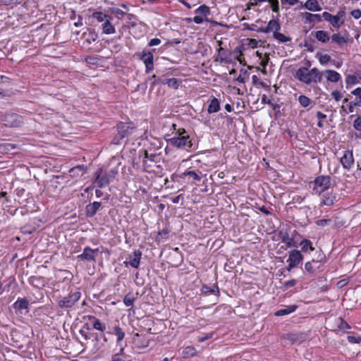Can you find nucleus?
<instances>
[{"instance_id": "obj_17", "label": "nucleus", "mask_w": 361, "mask_h": 361, "mask_svg": "<svg viewBox=\"0 0 361 361\" xmlns=\"http://www.w3.org/2000/svg\"><path fill=\"white\" fill-rule=\"evenodd\" d=\"M133 128L129 124L121 123L117 126V133L120 135V138H124L128 134L131 133Z\"/></svg>"}, {"instance_id": "obj_29", "label": "nucleus", "mask_w": 361, "mask_h": 361, "mask_svg": "<svg viewBox=\"0 0 361 361\" xmlns=\"http://www.w3.org/2000/svg\"><path fill=\"white\" fill-rule=\"evenodd\" d=\"M15 309L18 310H25L28 308L29 302L25 298H18L13 305Z\"/></svg>"}, {"instance_id": "obj_53", "label": "nucleus", "mask_w": 361, "mask_h": 361, "mask_svg": "<svg viewBox=\"0 0 361 361\" xmlns=\"http://www.w3.org/2000/svg\"><path fill=\"white\" fill-rule=\"evenodd\" d=\"M347 339L351 343H359L361 341V337L360 336H348Z\"/></svg>"}, {"instance_id": "obj_1", "label": "nucleus", "mask_w": 361, "mask_h": 361, "mask_svg": "<svg viewBox=\"0 0 361 361\" xmlns=\"http://www.w3.org/2000/svg\"><path fill=\"white\" fill-rule=\"evenodd\" d=\"M295 77L307 85L317 84L322 80V73L317 68H313L309 71L306 67H301L296 71Z\"/></svg>"}, {"instance_id": "obj_40", "label": "nucleus", "mask_w": 361, "mask_h": 361, "mask_svg": "<svg viewBox=\"0 0 361 361\" xmlns=\"http://www.w3.org/2000/svg\"><path fill=\"white\" fill-rule=\"evenodd\" d=\"M298 102L303 107H307L312 103V100L305 95H300L298 97Z\"/></svg>"}, {"instance_id": "obj_63", "label": "nucleus", "mask_w": 361, "mask_h": 361, "mask_svg": "<svg viewBox=\"0 0 361 361\" xmlns=\"http://www.w3.org/2000/svg\"><path fill=\"white\" fill-rule=\"evenodd\" d=\"M193 21L197 23V24H201L203 23L204 21V19L202 16H195L194 18H193Z\"/></svg>"}, {"instance_id": "obj_5", "label": "nucleus", "mask_w": 361, "mask_h": 361, "mask_svg": "<svg viewBox=\"0 0 361 361\" xmlns=\"http://www.w3.org/2000/svg\"><path fill=\"white\" fill-rule=\"evenodd\" d=\"M331 185V177L329 176H319L314 181L313 190L316 193L321 194L327 190Z\"/></svg>"}, {"instance_id": "obj_33", "label": "nucleus", "mask_w": 361, "mask_h": 361, "mask_svg": "<svg viewBox=\"0 0 361 361\" xmlns=\"http://www.w3.org/2000/svg\"><path fill=\"white\" fill-rule=\"evenodd\" d=\"M344 22L345 19L339 20L336 16L333 15L329 21L331 26L336 29H339L344 24Z\"/></svg>"}, {"instance_id": "obj_4", "label": "nucleus", "mask_w": 361, "mask_h": 361, "mask_svg": "<svg viewBox=\"0 0 361 361\" xmlns=\"http://www.w3.org/2000/svg\"><path fill=\"white\" fill-rule=\"evenodd\" d=\"M80 297V291L71 292L68 295L59 298L57 304L60 308L71 309L79 301Z\"/></svg>"}, {"instance_id": "obj_45", "label": "nucleus", "mask_w": 361, "mask_h": 361, "mask_svg": "<svg viewBox=\"0 0 361 361\" xmlns=\"http://www.w3.org/2000/svg\"><path fill=\"white\" fill-rule=\"evenodd\" d=\"M197 353L195 348L192 346H187L183 350V354L186 356H194Z\"/></svg>"}, {"instance_id": "obj_52", "label": "nucleus", "mask_w": 361, "mask_h": 361, "mask_svg": "<svg viewBox=\"0 0 361 361\" xmlns=\"http://www.w3.org/2000/svg\"><path fill=\"white\" fill-rule=\"evenodd\" d=\"M23 1V0H2L4 4L7 6L20 4Z\"/></svg>"}, {"instance_id": "obj_34", "label": "nucleus", "mask_w": 361, "mask_h": 361, "mask_svg": "<svg viewBox=\"0 0 361 361\" xmlns=\"http://www.w3.org/2000/svg\"><path fill=\"white\" fill-rule=\"evenodd\" d=\"M80 334L84 338L85 341H88L92 338V335L90 333V327L85 324L79 331Z\"/></svg>"}, {"instance_id": "obj_12", "label": "nucleus", "mask_w": 361, "mask_h": 361, "mask_svg": "<svg viewBox=\"0 0 361 361\" xmlns=\"http://www.w3.org/2000/svg\"><path fill=\"white\" fill-rule=\"evenodd\" d=\"M99 252V249H92L90 247H85L82 254L78 256V258L82 260L96 261V255Z\"/></svg>"}, {"instance_id": "obj_9", "label": "nucleus", "mask_w": 361, "mask_h": 361, "mask_svg": "<svg viewBox=\"0 0 361 361\" xmlns=\"http://www.w3.org/2000/svg\"><path fill=\"white\" fill-rule=\"evenodd\" d=\"M140 59L144 62L146 68V73H149L152 71L154 56L151 51H143L142 53L139 54Z\"/></svg>"}, {"instance_id": "obj_31", "label": "nucleus", "mask_w": 361, "mask_h": 361, "mask_svg": "<svg viewBox=\"0 0 361 361\" xmlns=\"http://www.w3.org/2000/svg\"><path fill=\"white\" fill-rule=\"evenodd\" d=\"M333 42L339 45L346 44L348 42V38L342 36L340 33H334L331 37Z\"/></svg>"}, {"instance_id": "obj_39", "label": "nucleus", "mask_w": 361, "mask_h": 361, "mask_svg": "<svg viewBox=\"0 0 361 361\" xmlns=\"http://www.w3.org/2000/svg\"><path fill=\"white\" fill-rule=\"evenodd\" d=\"M136 300V298L134 296L133 293L127 294L123 298V303L127 307L132 306Z\"/></svg>"}, {"instance_id": "obj_7", "label": "nucleus", "mask_w": 361, "mask_h": 361, "mask_svg": "<svg viewBox=\"0 0 361 361\" xmlns=\"http://www.w3.org/2000/svg\"><path fill=\"white\" fill-rule=\"evenodd\" d=\"M303 260V255L301 252L298 250H293L289 252L288 266L287 267L288 271H290L292 269L296 267Z\"/></svg>"}, {"instance_id": "obj_30", "label": "nucleus", "mask_w": 361, "mask_h": 361, "mask_svg": "<svg viewBox=\"0 0 361 361\" xmlns=\"http://www.w3.org/2000/svg\"><path fill=\"white\" fill-rule=\"evenodd\" d=\"M103 33L109 35L115 32V28L111 23L109 19L105 20L102 24Z\"/></svg>"}, {"instance_id": "obj_24", "label": "nucleus", "mask_w": 361, "mask_h": 361, "mask_svg": "<svg viewBox=\"0 0 361 361\" xmlns=\"http://www.w3.org/2000/svg\"><path fill=\"white\" fill-rule=\"evenodd\" d=\"M315 38L322 43H326L330 40V37L327 32L324 30H318L314 34Z\"/></svg>"}, {"instance_id": "obj_8", "label": "nucleus", "mask_w": 361, "mask_h": 361, "mask_svg": "<svg viewBox=\"0 0 361 361\" xmlns=\"http://www.w3.org/2000/svg\"><path fill=\"white\" fill-rule=\"evenodd\" d=\"M3 121L6 126L13 128L18 127L23 123L22 117L16 114H7L4 116Z\"/></svg>"}, {"instance_id": "obj_27", "label": "nucleus", "mask_w": 361, "mask_h": 361, "mask_svg": "<svg viewBox=\"0 0 361 361\" xmlns=\"http://www.w3.org/2000/svg\"><path fill=\"white\" fill-rule=\"evenodd\" d=\"M71 176L73 177H79L82 176L85 173V169L83 166H77L75 167L72 168L69 171Z\"/></svg>"}, {"instance_id": "obj_25", "label": "nucleus", "mask_w": 361, "mask_h": 361, "mask_svg": "<svg viewBox=\"0 0 361 361\" xmlns=\"http://www.w3.org/2000/svg\"><path fill=\"white\" fill-rule=\"evenodd\" d=\"M186 176L190 177L194 180V182H200L202 179L201 176L196 173L195 171L187 170L180 175L181 178H184Z\"/></svg>"}, {"instance_id": "obj_22", "label": "nucleus", "mask_w": 361, "mask_h": 361, "mask_svg": "<svg viewBox=\"0 0 361 361\" xmlns=\"http://www.w3.org/2000/svg\"><path fill=\"white\" fill-rule=\"evenodd\" d=\"M303 6L311 11H320L322 9L317 0H307Z\"/></svg>"}, {"instance_id": "obj_14", "label": "nucleus", "mask_w": 361, "mask_h": 361, "mask_svg": "<svg viewBox=\"0 0 361 361\" xmlns=\"http://www.w3.org/2000/svg\"><path fill=\"white\" fill-rule=\"evenodd\" d=\"M279 236L281 242L285 243L287 247H297L296 242L293 238L289 236L288 232L280 231Z\"/></svg>"}, {"instance_id": "obj_64", "label": "nucleus", "mask_w": 361, "mask_h": 361, "mask_svg": "<svg viewBox=\"0 0 361 361\" xmlns=\"http://www.w3.org/2000/svg\"><path fill=\"white\" fill-rule=\"evenodd\" d=\"M345 13L343 10H340L338 11L337 14L335 15L339 20L344 19Z\"/></svg>"}, {"instance_id": "obj_62", "label": "nucleus", "mask_w": 361, "mask_h": 361, "mask_svg": "<svg viewBox=\"0 0 361 361\" xmlns=\"http://www.w3.org/2000/svg\"><path fill=\"white\" fill-rule=\"evenodd\" d=\"M296 284V281L295 279H291L285 283V286L287 288H290L294 286Z\"/></svg>"}, {"instance_id": "obj_46", "label": "nucleus", "mask_w": 361, "mask_h": 361, "mask_svg": "<svg viewBox=\"0 0 361 361\" xmlns=\"http://www.w3.org/2000/svg\"><path fill=\"white\" fill-rule=\"evenodd\" d=\"M337 320L339 329L342 330L343 332H347V329H349L350 328L348 324L343 321V319L341 317L338 318Z\"/></svg>"}, {"instance_id": "obj_54", "label": "nucleus", "mask_w": 361, "mask_h": 361, "mask_svg": "<svg viewBox=\"0 0 361 361\" xmlns=\"http://www.w3.org/2000/svg\"><path fill=\"white\" fill-rule=\"evenodd\" d=\"M127 19L130 21L132 27H135L137 23L134 22L136 20V16L132 13H126Z\"/></svg>"}, {"instance_id": "obj_51", "label": "nucleus", "mask_w": 361, "mask_h": 361, "mask_svg": "<svg viewBox=\"0 0 361 361\" xmlns=\"http://www.w3.org/2000/svg\"><path fill=\"white\" fill-rule=\"evenodd\" d=\"M170 231L171 230L169 229V228L168 226H165L162 230L159 231L158 235H160L164 238L166 239Z\"/></svg>"}, {"instance_id": "obj_49", "label": "nucleus", "mask_w": 361, "mask_h": 361, "mask_svg": "<svg viewBox=\"0 0 361 361\" xmlns=\"http://www.w3.org/2000/svg\"><path fill=\"white\" fill-rule=\"evenodd\" d=\"M331 223V220L330 219H319L316 221V224L319 226L324 227L326 226L330 225Z\"/></svg>"}, {"instance_id": "obj_26", "label": "nucleus", "mask_w": 361, "mask_h": 361, "mask_svg": "<svg viewBox=\"0 0 361 361\" xmlns=\"http://www.w3.org/2000/svg\"><path fill=\"white\" fill-rule=\"evenodd\" d=\"M296 309H297V305H289V306L286 307L283 309H281V310H279L278 311H276L275 312V315L278 316V317L287 315V314H289L295 312Z\"/></svg>"}, {"instance_id": "obj_43", "label": "nucleus", "mask_w": 361, "mask_h": 361, "mask_svg": "<svg viewBox=\"0 0 361 361\" xmlns=\"http://www.w3.org/2000/svg\"><path fill=\"white\" fill-rule=\"evenodd\" d=\"M114 331H115V334L117 336V339H116L117 343L121 341L125 337V332L118 326H116L114 327Z\"/></svg>"}, {"instance_id": "obj_11", "label": "nucleus", "mask_w": 361, "mask_h": 361, "mask_svg": "<svg viewBox=\"0 0 361 361\" xmlns=\"http://www.w3.org/2000/svg\"><path fill=\"white\" fill-rule=\"evenodd\" d=\"M142 257V252L139 250H135L133 253L128 255L126 261L124 262L126 266H130L133 268H138Z\"/></svg>"}, {"instance_id": "obj_56", "label": "nucleus", "mask_w": 361, "mask_h": 361, "mask_svg": "<svg viewBox=\"0 0 361 361\" xmlns=\"http://www.w3.org/2000/svg\"><path fill=\"white\" fill-rule=\"evenodd\" d=\"M353 127L357 130H361V116L357 117L354 121Z\"/></svg>"}, {"instance_id": "obj_32", "label": "nucleus", "mask_w": 361, "mask_h": 361, "mask_svg": "<svg viewBox=\"0 0 361 361\" xmlns=\"http://www.w3.org/2000/svg\"><path fill=\"white\" fill-rule=\"evenodd\" d=\"M321 65H326L331 61V57L327 54H322L318 52L316 55Z\"/></svg>"}, {"instance_id": "obj_10", "label": "nucleus", "mask_w": 361, "mask_h": 361, "mask_svg": "<svg viewBox=\"0 0 361 361\" xmlns=\"http://www.w3.org/2000/svg\"><path fill=\"white\" fill-rule=\"evenodd\" d=\"M340 161L343 167L349 171L355 162L353 150H345L343 156L340 159Z\"/></svg>"}, {"instance_id": "obj_18", "label": "nucleus", "mask_w": 361, "mask_h": 361, "mask_svg": "<svg viewBox=\"0 0 361 361\" xmlns=\"http://www.w3.org/2000/svg\"><path fill=\"white\" fill-rule=\"evenodd\" d=\"M201 291L204 295H206L214 294L216 295V299H218L220 295L219 288L216 284H214L212 287L204 285L201 288Z\"/></svg>"}, {"instance_id": "obj_42", "label": "nucleus", "mask_w": 361, "mask_h": 361, "mask_svg": "<svg viewBox=\"0 0 361 361\" xmlns=\"http://www.w3.org/2000/svg\"><path fill=\"white\" fill-rule=\"evenodd\" d=\"M92 18L97 20L98 22H104L107 19L108 16L102 12H94L92 15Z\"/></svg>"}, {"instance_id": "obj_59", "label": "nucleus", "mask_w": 361, "mask_h": 361, "mask_svg": "<svg viewBox=\"0 0 361 361\" xmlns=\"http://www.w3.org/2000/svg\"><path fill=\"white\" fill-rule=\"evenodd\" d=\"M353 95L357 96L361 103V87H357L351 92Z\"/></svg>"}, {"instance_id": "obj_35", "label": "nucleus", "mask_w": 361, "mask_h": 361, "mask_svg": "<svg viewBox=\"0 0 361 361\" xmlns=\"http://www.w3.org/2000/svg\"><path fill=\"white\" fill-rule=\"evenodd\" d=\"M273 37L274 39H277L279 42L281 43H285L291 40L290 37L284 35L279 31L274 32Z\"/></svg>"}, {"instance_id": "obj_48", "label": "nucleus", "mask_w": 361, "mask_h": 361, "mask_svg": "<svg viewBox=\"0 0 361 361\" xmlns=\"http://www.w3.org/2000/svg\"><path fill=\"white\" fill-rule=\"evenodd\" d=\"M357 82V77L354 75H348L345 78V82L347 85H355Z\"/></svg>"}, {"instance_id": "obj_13", "label": "nucleus", "mask_w": 361, "mask_h": 361, "mask_svg": "<svg viewBox=\"0 0 361 361\" xmlns=\"http://www.w3.org/2000/svg\"><path fill=\"white\" fill-rule=\"evenodd\" d=\"M96 174H97V177H96V180H95V183L100 188H104V187L106 186L107 185H109L110 183L111 178L114 177V174L113 175L105 174V175L102 176V170L101 169H99L96 173Z\"/></svg>"}, {"instance_id": "obj_41", "label": "nucleus", "mask_w": 361, "mask_h": 361, "mask_svg": "<svg viewBox=\"0 0 361 361\" xmlns=\"http://www.w3.org/2000/svg\"><path fill=\"white\" fill-rule=\"evenodd\" d=\"M93 328L102 332H104L106 329L105 324L101 322L99 319L96 318H94V321L93 322Z\"/></svg>"}, {"instance_id": "obj_21", "label": "nucleus", "mask_w": 361, "mask_h": 361, "mask_svg": "<svg viewBox=\"0 0 361 361\" xmlns=\"http://www.w3.org/2000/svg\"><path fill=\"white\" fill-rule=\"evenodd\" d=\"M302 16L305 20V23L322 21V16L319 14H312L311 13L305 12L302 13Z\"/></svg>"}, {"instance_id": "obj_20", "label": "nucleus", "mask_w": 361, "mask_h": 361, "mask_svg": "<svg viewBox=\"0 0 361 361\" xmlns=\"http://www.w3.org/2000/svg\"><path fill=\"white\" fill-rule=\"evenodd\" d=\"M281 30V23L279 20L272 19L269 20L267 27H265V31H267L268 33L272 32L273 34L276 31H279Z\"/></svg>"}, {"instance_id": "obj_38", "label": "nucleus", "mask_w": 361, "mask_h": 361, "mask_svg": "<svg viewBox=\"0 0 361 361\" xmlns=\"http://www.w3.org/2000/svg\"><path fill=\"white\" fill-rule=\"evenodd\" d=\"M262 103L264 104H269L274 111L279 110L280 109V105L272 103V102L269 99L265 94L262 96Z\"/></svg>"}, {"instance_id": "obj_61", "label": "nucleus", "mask_w": 361, "mask_h": 361, "mask_svg": "<svg viewBox=\"0 0 361 361\" xmlns=\"http://www.w3.org/2000/svg\"><path fill=\"white\" fill-rule=\"evenodd\" d=\"M321 16H322V20H324L329 22V20H331L332 15L331 13H329V12L325 11L322 13V15H321Z\"/></svg>"}, {"instance_id": "obj_23", "label": "nucleus", "mask_w": 361, "mask_h": 361, "mask_svg": "<svg viewBox=\"0 0 361 361\" xmlns=\"http://www.w3.org/2000/svg\"><path fill=\"white\" fill-rule=\"evenodd\" d=\"M82 38L85 40L89 44L95 42L97 39V34L94 30H88L82 34Z\"/></svg>"}, {"instance_id": "obj_36", "label": "nucleus", "mask_w": 361, "mask_h": 361, "mask_svg": "<svg viewBox=\"0 0 361 361\" xmlns=\"http://www.w3.org/2000/svg\"><path fill=\"white\" fill-rule=\"evenodd\" d=\"M300 245L301 246L302 252H307L308 250L312 251L314 250V247H312L311 241L309 240H302Z\"/></svg>"}, {"instance_id": "obj_58", "label": "nucleus", "mask_w": 361, "mask_h": 361, "mask_svg": "<svg viewBox=\"0 0 361 361\" xmlns=\"http://www.w3.org/2000/svg\"><path fill=\"white\" fill-rule=\"evenodd\" d=\"M351 16L355 19L360 18L361 17V10L355 9V10L352 11Z\"/></svg>"}, {"instance_id": "obj_28", "label": "nucleus", "mask_w": 361, "mask_h": 361, "mask_svg": "<svg viewBox=\"0 0 361 361\" xmlns=\"http://www.w3.org/2000/svg\"><path fill=\"white\" fill-rule=\"evenodd\" d=\"M220 109L219 102L216 98H213L208 106L207 111L209 114L217 112Z\"/></svg>"}, {"instance_id": "obj_44", "label": "nucleus", "mask_w": 361, "mask_h": 361, "mask_svg": "<svg viewBox=\"0 0 361 361\" xmlns=\"http://www.w3.org/2000/svg\"><path fill=\"white\" fill-rule=\"evenodd\" d=\"M180 80L172 78H168V86L173 89H178L180 86Z\"/></svg>"}, {"instance_id": "obj_15", "label": "nucleus", "mask_w": 361, "mask_h": 361, "mask_svg": "<svg viewBox=\"0 0 361 361\" xmlns=\"http://www.w3.org/2000/svg\"><path fill=\"white\" fill-rule=\"evenodd\" d=\"M321 200V204L322 205L331 206L336 200V195L332 192H327L322 195Z\"/></svg>"}, {"instance_id": "obj_55", "label": "nucleus", "mask_w": 361, "mask_h": 361, "mask_svg": "<svg viewBox=\"0 0 361 361\" xmlns=\"http://www.w3.org/2000/svg\"><path fill=\"white\" fill-rule=\"evenodd\" d=\"M360 106H361V103L360 102V100H358L357 102H350L349 106H348L349 112L353 113L354 111V107Z\"/></svg>"}, {"instance_id": "obj_19", "label": "nucleus", "mask_w": 361, "mask_h": 361, "mask_svg": "<svg viewBox=\"0 0 361 361\" xmlns=\"http://www.w3.org/2000/svg\"><path fill=\"white\" fill-rule=\"evenodd\" d=\"M324 73L326 80L332 82H337L341 78L340 73L334 70H326Z\"/></svg>"}, {"instance_id": "obj_60", "label": "nucleus", "mask_w": 361, "mask_h": 361, "mask_svg": "<svg viewBox=\"0 0 361 361\" xmlns=\"http://www.w3.org/2000/svg\"><path fill=\"white\" fill-rule=\"evenodd\" d=\"M160 44H161V40L159 39H158V38H153V39H152L149 41L148 45L149 47H153V46L159 45Z\"/></svg>"}, {"instance_id": "obj_16", "label": "nucleus", "mask_w": 361, "mask_h": 361, "mask_svg": "<svg viewBox=\"0 0 361 361\" xmlns=\"http://www.w3.org/2000/svg\"><path fill=\"white\" fill-rule=\"evenodd\" d=\"M101 207V202H94L85 207V214L87 217H93Z\"/></svg>"}, {"instance_id": "obj_37", "label": "nucleus", "mask_w": 361, "mask_h": 361, "mask_svg": "<svg viewBox=\"0 0 361 361\" xmlns=\"http://www.w3.org/2000/svg\"><path fill=\"white\" fill-rule=\"evenodd\" d=\"M195 12L196 14L202 15L203 16H207V15H209L210 13V8L209 6L203 4V5L200 6V7H198L195 10Z\"/></svg>"}, {"instance_id": "obj_6", "label": "nucleus", "mask_w": 361, "mask_h": 361, "mask_svg": "<svg viewBox=\"0 0 361 361\" xmlns=\"http://www.w3.org/2000/svg\"><path fill=\"white\" fill-rule=\"evenodd\" d=\"M324 258L323 255H319L317 259H312L311 261L307 262L305 264V270L310 274H316L318 270L322 268L321 262Z\"/></svg>"}, {"instance_id": "obj_47", "label": "nucleus", "mask_w": 361, "mask_h": 361, "mask_svg": "<svg viewBox=\"0 0 361 361\" xmlns=\"http://www.w3.org/2000/svg\"><path fill=\"white\" fill-rule=\"evenodd\" d=\"M299 336L296 334H286L284 338L289 341L291 343H294L298 340Z\"/></svg>"}, {"instance_id": "obj_3", "label": "nucleus", "mask_w": 361, "mask_h": 361, "mask_svg": "<svg viewBox=\"0 0 361 361\" xmlns=\"http://www.w3.org/2000/svg\"><path fill=\"white\" fill-rule=\"evenodd\" d=\"M168 143L178 149H184L188 152L192 150L193 146L192 139L190 135L173 137L168 140Z\"/></svg>"}, {"instance_id": "obj_2", "label": "nucleus", "mask_w": 361, "mask_h": 361, "mask_svg": "<svg viewBox=\"0 0 361 361\" xmlns=\"http://www.w3.org/2000/svg\"><path fill=\"white\" fill-rule=\"evenodd\" d=\"M160 150L161 143L158 140H154L151 146L144 150L145 157L142 159V164L145 171L149 172L147 169L151 167V162H158L159 156L161 154Z\"/></svg>"}, {"instance_id": "obj_57", "label": "nucleus", "mask_w": 361, "mask_h": 361, "mask_svg": "<svg viewBox=\"0 0 361 361\" xmlns=\"http://www.w3.org/2000/svg\"><path fill=\"white\" fill-rule=\"evenodd\" d=\"M331 94L336 101H339L343 97V94L337 90L333 91Z\"/></svg>"}, {"instance_id": "obj_50", "label": "nucleus", "mask_w": 361, "mask_h": 361, "mask_svg": "<svg viewBox=\"0 0 361 361\" xmlns=\"http://www.w3.org/2000/svg\"><path fill=\"white\" fill-rule=\"evenodd\" d=\"M269 2L271 4L272 11L275 13L279 12V5L278 0H269Z\"/></svg>"}]
</instances>
